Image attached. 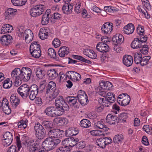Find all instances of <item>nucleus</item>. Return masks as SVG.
<instances>
[{
	"mask_svg": "<svg viewBox=\"0 0 152 152\" xmlns=\"http://www.w3.org/2000/svg\"><path fill=\"white\" fill-rule=\"evenodd\" d=\"M2 110L5 113L8 115L10 114L11 112L9 105L3 107Z\"/></svg>",
	"mask_w": 152,
	"mask_h": 152,
	"instance_id": "13d9d810",
	"label": "nucleus"
},
{
	"mask_svg": "<svg viewBox=\"0 0 152 152\" xmlns=\"http://www.w3.org/2000/svg\"><path fill=\"white\" fill-rule=\"evenodd\" d=\"M112 39L113 42H116L117 44H120L123 42L124 37L121 34H116L113 36Z\"/></svg>",
	"mask_w": 152,
	"mask_h": 152,
	"instance_id": "7c9ffc66",
	"label": "nucleus"
},
{
	"mask_svg": "<svg viewBox=\"0 0 152 152\" xmlns=\"http://www.w3.org/2000/svg\"><path fill=\"white\" fill-rule=\"evenodd\" d=\"M55 105L57 107L63 108L64 110L69 109V106L65 102L61 96H59L56 99Z\"/></svg>",
	"mask_w": 152,
	"mask_h": 152,
	"instance_id": "6e6552de",
	"label": "nucleus"
},
{
	"mask_svg": "<svg viewBox=\"0 0 152 152\" xmlns=\"http://www.w3.org/2000/svg\"><path fill=\"white\" fill-rule=\"evenodd\" d=\"M79 75L81 76L79 73L73 71L67 72L66 74V76H78Z\"/></svg>",
	"mask_w": 152,
	"mask_h": 152,
	"instance_id": "e2e57ef3",
	"label": "nucleus"
},
{
	"mask_svg": "<svg viewBox=\"0 0 152 152\" xmlns=\"http://www.w3.org/2000/svg\"><path fill=\"white\" fill-rule=\"evenodd\" d=\"M41 149L40 143L39 140H36L33 141V143L29 148L30 152H37Z\"/></svg>",
	"mask_w": 152,
	"mask_h": 152,
	"instance_id": "dca6fc26",
	"label": "nucleus"
},
{
	"mask_svg": "<svg viewBox=\"0 0 152 152\" xmlns=\"http://www.w3.org/2000/svg\"><path fill=\"white\" fill-rule=\"evenodd\" d=\"M50 11L49 10H48L47 12L43 15L41 21L42 25H46L49 23V19L50 17Z\"/></svg>",
	"mask_w": 152,
	"mask_h": 152,
	"instance_id": "c85d7f7f",
	"label": "nucleus"
},
{
	"mask_svg": "<svg viewBox=\"0 0 152 152\" xmlns=\"http://www.w3.org/2000/svg\"><path fill=\"white\" fill-rule=\"evenodd\" d=\"M37 94L38 93H36V92H35L30 91L28 96L30 99L31 100H34Z\"/></svg>",
	"mask_w": 152,
	"mask_h": 152,
	"instance_id": "338daca9",
	"label": "nucleus"
},
{
	"mask_svg": "<svg viewBox=\"0 0 152 152\" xmlns=\"http://www.w3.org/2000/svg\"><path fill=\"white\" fill-rule=\"evenodd\" d=\"M16 145L18 148L15 145H12L8 149L7 152H18L20 148L21 147V142L20 137L17 136L16 137Z\"/></svg>",
	"mask_w": 152,
	"mask_h": 152,
	"instance_id": "4468645a",
	"label": "nucleus"
},
{
	"mask_svg": "<svg viewBox=\"0 0 152 152\" xmlns=\"http://www.w3.org/2000/svg\"><path fill=\"white\" fill-rule=\"evenodd\" d=\"M84 54L88 57L93 59H96L97 57V54L92 50H85L83 52Z\"/></svg>",
	"mask_w": 152,
	"mask_h": 152,
	"instance_id": "cd10ccee",
	"label": "nucleus"
},
{
	"mask_svg": "<svg viewBox=\"0 0 152 152\" xmlns=\"http://www.w3.org/2000/svg\"><path fill=\"white\" fill-rule=\"evenodd\" d=\"M65 100L70 106H74L77 103V96H68L66 97Z\"/></svg>",
	"mask_w": 152,
	"mask_h": 152,
	"instance_id": "2f4dec72",
	"label": "nucleus"
},
{
	"mask_svg": "<svg viewBox=\"0 0 152 152\" xmlns=\"http://www.w3.org/2000/svg\"><path fill=\"white\" fill-rule=\"evenodd\" d=\"M106 121L110 125L115 124L118 123V118L115 116L108 114L106 117Z\"/></svg>",
	"mask_w": 152,
	"mask_h": 152,
	"instance_id": "f3484780",
	"label": "nucleus"
},
{
	"mask_svg": "<svg viewBox=\"0 0 152 152\" xmlns=\"http://www.w3.org/2000/svg\"><path fill=\"white\" fill-rule=\"evenodd\" d=\"M94 125L95 128L97 127L99 129H102L104 131H108L109 129V128L105 125L102 121H98L95 123Z\"/></svg>",
	"mask_w": 152,
	"mask_h": 152,
	"instance_id": "473e14b6",
	"label": "nucleus"
},
{
	"mask_svg": "<svg viewBox=\"0 0 152 152\" xmlns=\"http://www.w3.org/2000/svg\"><path fill=\"white\" fill-rule=\"evenodd\" d=\"M52 44L55 48H57L60 45V42L58 39H55L53 41Z\"/></svg>",
	"mask_w": 152,
	"mask_h": 152,
	"instance_id": "774afa93",
	"label": "nucleus"
},
{
	"mask_svg": "<svg viewBox=\"0 0 152 152\" xmlns=\"http://www.w3.org/2000/svg\"><path fill=\"white\" fill-rule=\"evenodd\" d=\"M27 122V121H23V120L21 121L19 123H18V128H26L27 126L26 124V122Z\"/></svg>",
	"mask_w": 152,
	"mask_h": 152,
	"instance_id": "052dcab7",
	"label": "nucleus"
},
{
	"mask_svg": "<svg viewBox=\"0 0 152 152\" xmlns=\"http://www.w3.org/2000/svg\"><path fill=\"white\" fill-rule=\"evenodd\" d=\"M140 38H135L131 44V47L134 49L139 48L142 46L143 44L146 41L147 39Z\"/></svg>",
	"mask_w": 152,
	"mask_h": 152,
	"instance_id": "9d476101",
	"label": "nucleus"
},
{
	"mask_svg": "<svg viewBox=\"0 0 152 152\" xmlns=\"http://www.w3.org/2000/svg\"><path fill=\"white\" fill-rule=\"evenodd\" d=\"M80 125L82 127L88 128L91 126V123L90 121L87 119H83L80 121Z\"/></svg>",
	"mask_w": 152,
	"mask_h": 152,
	"instance_id": "e433bc0d",
	"label": "nucleus"
},
{
	"mask_svg": "<svg viewBox=\"0 0 152 152\" xmlns=\"http://www.w3.org/2000/svg\"><path fill=\"white\" fill-rule=\"evenodd\" d=\"M64 132L58 129H50L48 133L50 137L58 138L62 137L64 136Z\"/></svg>",
	"mask_w": 152,
	"mask_h": 152,
	"instance_id": "0eeeda50",
	"label": "nucleus"
},
{
	"mask_svg": "<svg viewBox=\"0 0 152 152\" xmlns=\"http://www.w3.org/2000/svg\"><path fill=\"white\" fill-rule=\"evenodd\" d=\"M44 11V5H37L31 8L30 13L31 16L36 17L42 14Z\"/></svg>",
	"mask_w": 152,
	"mask_h": 152,
	"instance_id": "423d86ee",
	"label": "nucleus"
},
{
	"mask_svg": "<svg viewBox=\"0 0 152 152\" xmlns=\"http://www.w3.org/2000/svg\"><path fill=\"white\" fill-rule=\"evenodd\" d=\"M150 56H145L142 58L141 61L140 63L142 66H144L147 65L151 58Z\"/></svg>",
	"mask_w": 152,
	"mask_h": 152,
	"instance_id": "864d4df0",
	"label": "nucleus"
},
{
	"mask_svg": "<svg viewBox=\"0 0 152 152\" xmlns=\"http://www.w3.org/2000/svg\"><path fill=\"white\" fill-rule=\"evenodd\" d=\"M123 64L127 67L131 66L133 62V58L130 55H125L123 57Z\"/></svg>",
	"mask_w": 152,
	"mask_h": 152,
	"instance_id": "412c9836",
	"label": "nucleus"
},
{
	"mask_svg": "<svg viewBox=\"0 0 152 152\" xmlns=\"http://www.w3.org/2000/svg\"><path fill=\"white\" fill-rule=\"evenodd\" d=\"M144 27L140 25H138L137 28V33L139 35V37L142 38L147 39V37L145 36L144 34Z\"/></svg>",
	"mask_w": 152,
	"mask_h": 152,
	"instance_id": "f704fd0d",
	"label": "nucleus"
},
{
	"mask_svg": "<svg viewBox=\"0 0 152 152\" xmlns=\"http://www.w3.org/2000/svg\"><path fill=\"white\" fill-rule=\"evenodd\" d=\"M73 6V4H72L64 3L62 8L63 13L66 14H70L72 11Z\"/></svg>",
	"mask_w": 152,
	"mask_h": 152,
	"instance_id": "a211bd4d",
	"label": "nucleus"
},
{
	"mask_svg": "<svg viewBox=\"0 0 152 152\" xmlns=\"http://www.w3.org/2000/svg\"><path fill=\"white\" fill-rule=\"evenodd\" d=\"M72 57L75 59L78 60L82 62L88 63V64H91V62L89 60H87L83 57L81 56L77 55H72Z\"/></svg>",
	"mask_w": 152,
	"mask_h": 152,
	"instance_id": "4c0bfd02",
	"label": "nucleus"
},
{
	"mask_svg": "<svg viewBox=\"0 0 152 152\" xmlns=\"http://www.w3.org/2000/svg\"><path fill=\"white\" fill-rule=\"evenodd\" d=\"M42 125L45 128L47 129H50L53 128V124L51 121H44L42 122Z\"/></svg>",
	"mask_w": 152,
	"mask_h": 152,
	"instance_id": "49530a36",
	"label": "nucleus"
},
{
	"mask_svg": "<svg viewBox=\"0 0 152 152\" xmlns=\"http://www.w3.org/2000/svg\"><path fill=\"white\" fill-rule=\"evenodd\" d=\"M107 102L108 104L110 105L111 103L114 102L115 100V98L114 94L110 92H108L106 95Z\"/></svg>",
	"mask_w": 152,
	"mask_h": 152,
	"instance_id": "c756f323",
	"label": "nucleus"
},
{
	"mask_svg": "<svg viewBox=\"0 0 152 152\" xmlns=\"http://www.w3.org/2000/svg\"><path fill=\"white\" fill-rule=\"evenodd\" d=\"M48 55L55 61H59V57L56 56V53L53 48H49L48 50Z\"/></svg>",
	"mask_w": 152,
	"mask_h": 152,
	"instance_id": "72a5a7b5",
	"label": "nucleus"
},
{
	"mask_svg": "<svg viewBox=\"0 0 152 152\" xmlns=\"http://www.w3.org/2000/svg\"><path fill=\"white\" fill-rule=\"evenodd\" d=\"M40 45L37 42L32 43L30 47V52L32 56L36 58H39L41 56Z\"/></svg>",
	"mask_w": 152,
	"mask_h": 152,
	"instance_id": "f03ea898",
	"label": "nucleus"
},
{
	"mask_svg": "<svg viewBox=\"0 0 152 152\" xmlns=\"http://www.w3.org/2000/svg\"><path fill=\"white\" fill-rule=\"evenodd\" d=\"M13 30V27L12 25L9 24H5L2 26L1 33L4 34L10 33Z\"/></svg>",
	"mask_w": 152,
	"mask_h": 152,
	"instance_id": "bb28decb",
	"label": "nucleus"
},
{
	"mask_svg": "<svg viewBox=\"0 0 152 152\" xmlns=\"http://www.w3.org/2000/svg\"><path fill=\"white\" fill-rule=\"evenodd\" d=\"M3 83V87L5 89L9 88L12 86V82L9 78L6 79L4 81Z\"/></svg>",
	"mask_w": 152,
	"mask_h": 152,
	"instance_id": "37998d69",
	"label": "nucleus"
},
{
	"mask_svg": "<svg viewBox=\"0 0 152 152\" xmlns=\"http://www.w3.org/2000/svg\"><path fill=\"white\" fill-rule=\"evenodd\" d=\"M48 32L47 31V30L45 28H41L39 32V38L42 40L46 39L48 36Z\"/></svg>",
	"mask_w": 152,
	"mask_h": 152,
	"instance_id": "c9c22d12",
	"label": "nucleus"
},
{
	"mask_svg": "<svg viewBox=\"0 0 152 152\" xmlns=\"http://www.w3.org/2000/svg\"><path fill=\"white\" fill-rule=\"evenodd\" d=\"M12 37L9 34H6L2 36L0 38L1 44L3 45H8L12 43Z\"/></svg>",
	"mask_w": 152,
	"mask_h": 152,
	"instance_id": "2eb2a0df",
	"label": "nucleus"
},
{
	"mask_svg": "<svg viewBox=\"0 0 152 152\" xmlns=\"http://www.w3.org/2000/svg\"><path fill=\"white\" fill-rule=\"evenodd\" d=\"M3 137L5 139H10V140H13V136L11 132H5L3 135Z\"/></svg>",
	"mask_w": 152,
	"mask_h": 152,
	"instance_id": "4d7b16f0",
	"label": "nucleus"
},
{
	"mask_svg": "<svg viewBox=\"0 0 152 152\" xmlns=\"http://www.w3.org/2000/svg\"><path fill=\"white\" fill-rule=\"evenodd\" d=\"M77 141L75 139H70L69 141V146L71 149L72 147L75 145L77 144Z\"/></svg>",
	"mask_w": 152,
	"mask_h": 152,
	"instance_id": "bf43d9fd",
	"label": "nucleus"
},
{
	"mask_svg": "<svg viewBox=\"0 0 152 152\" xmlns=\"http://www.w3.org/2000/svg\"><path fill=\"white\" fill-rule=\"evenodd\" d=\"M31 70L28 67H23L21 69V76H31Z\"/></svg>",
	"mask_w": 152,
	"mask_h": 152,
	"instance_id": "ea45409f",
	"label": "nucleus"
},
{
	"mask_svg": "<svg viewBox=\"0 0 152 152\" xmlns=\"http://www.w3.org/2000/svg\"><path fill=\"white\" fill-rule=\"evenodd\" d=\"M96 49L99 51L103 53H106L110 50V48L107 45L103 42L98 43L96 45Z\"/></svg>",
	"mask_w": 152,
	"mask_h": 152,
	"instance_id": "f8f14e48",
	"label": "nucleus"
},
{
	"mask_svg": "<svg viewBox=\"0 0 152 152\" xmlns=\"http://www.w3.org/2000/svg\"><path fill=\"white\" fill-rule=\"evenodd\" d=\"M77 97L79 102L82 105H86L88 102L87 95L84 91L81 90H80L78 91Z\"/></svg>",
	"mask_w": 152,
	"mask_h": 152,
	"instance_id": "1a4fd4ad",
	"label": "nucleus"
},
{
	"mask_svg": "<svg viewBox=\"0 0 152 152\" xmlns=\"http://www.w3.org/2000/svg\"><path fill=\"white\" fill-rule=\"evenodd\" d=\"M123 139V136L121 134L116 135L113 139V142L117 144L121 142Z\"/></svg>",
	"mask_w": 152,
	"mask_h": 152,
	"instance_id": "8fccbe9b",
	"label": "nucleus"
},
{
	"mask_svg": "<svg viewBox=\"0 0 152 152\" xmlns=\"http://www.w3.org/2000/svg\"><path fill=\"white\" fill-rule=\"evenodd\" d=\"M54 107L50 106L47 107L45 110L46 115L50 117H54Z\"/></svg>",
	"mask_w": 152,
	"mask_h": 152,
	"instance_id": "58836bf2",
	"label": "nucleus"
},
{
	"mask_svg": "<svg viewBox=\"0 0 152 152\" xmlns=\"http://www.w3.org/2000/svg\"><path fill=\"white\" fill-rule=\"evenodd\" d=\"M118 103L121 106H125L128 105L130 102V97L126 93L120 94L117 99Z\"/></svg>",
	"mask_w": 152,
	"mask_h": 152,
	"instance_id": "39448f33",
	"label": "nucleus"
},
{
	"mask_svg": "<svg viewBox=\"0 0 152 152\" xmlns=\"http://www.w3.org/2000/svg\"><path fill=\"white\" fill-rule=\"evenodd\" d=\"M113 24L112 23L107 22L104 24L101 27V30L104 34H110L113 30Z\"/></svg>",
	"mask_w": 152,
	"mask_h": 152,
	"instance_id": "ddd939ff",
	"label": "nucleus"
},
{
	"mask_svg": "<svg viewBox=\"0 0 152 152\" xmlns=\"http://www.w3.org/2000/svg\"><path fill=\"white\" fill-rule=\"evenodd\" d=\"M23 34L26 42L29 43L32 41L34 36L33 33L31 30H26Z\"/></svg>",
	"mask_w": 152,
	"mask_h": 152,
	"instance_id": "6ab92c4d",
	"label": "nucleus"
},
{
	"mask_svg": "<svg viewBox=\"0 0 152 152\" xmlns=\"http://www.w3.org/2000/svg\"><path fill=\"white\" fill-rule=\"evenodd\" d=\"M47 74L49 76H56L58 75L56 71L53 69L48 70V71Z\"/></svg>",
	"mask_w": 152,
	"mask_h": 152,
	"instance_id": "69168bd1",
	"label": "nucleus"
},
{
	"mask_svg": "<svg viewBox=\"0 0 152 152\" xmlns=\"http://www.w3.org/2000/svg\"><path fill=\"white\" fill-rule=\"evenodd\" d=\"M96 144L102 148H104L106 146V143L104 137L97 139L96 141Z\"/></svg>",
	"mask_w": 152,
	"mask_h": 152,
	"instance_id": "79ce46f5",
	"label": "nucleus"
},
{
	"mask_svg": "<svg viewBox=\"0 0 152 152\" xmlns=\"http://www.w3.org/2000/svg\"><path fill=\"white\" fill-rule=\"evenodd\" d=\"M134 27L133 24L132 23H130L124 27L123 30L124 33L127 34H129L134 32Z\"/></svg>",
	"mask_w": 152,
	"mask_h": 152,
	"instance_id": "b1692460",
	"label": "nucleus"
},
{
	"mask_svg": "<svg viewBox=\"0 0 152 152\" xmlns=\"http://www.w3.org/2000/svg\"><path fill=\"white\" fill-rule=\"evenodd\" d=\"M29 86L26 84L22 85L17 89L18 93L24 99H26L28 96L29 92Z\"/></svg>",
	"mask_w": 152,
	"mask_h": 152,
	"instance_id": "20e7f679",
	"label": "nucleus"
},
{
	"mask_svg": "<svg viewBox=\"0 0 152 152\" xmlns=\"http://www.w3.org/2000/svg\"><path fill=\"white\" fill-rule=\"evenodd\" d=\"M98 91V94L99 95L102 96H105L107 95L105 91H104V90L100 88V87H99L97 88Z\"/></svg>",
	"mask_w": 152,
	"mask_h": 152,
	"instance_id": "0e129e2a",
	"label": "nucleus"
},
{
	"mask_svg": "<svg viewBox=\"0 0 152 152\" xmlns=\"http://www.w3.org/2000/svg\"><path fill=\"white\" fill-rule=\"evenodd\" d=\"M129 115V114L126 113H122L119 115V118H118V120H119L121 122H126Z\"/></svg>",
	"mask_w": 152,
	"mask_h": 152,
	"instance_id": "a18cd8bd",
	"label": "nucleus"
},
{
	"mask_svg": "<svg viewBox=\"0 0 152 152\" xmlns=\"http://www.w3.org/2000/svg\"><path fill=\"white\" fill-rule=\"evenodd\" d=\"M30 91H33V92H35L38 93V86L35 84L32 85L31 87L29 86Z\"/></svg>",
	"mask_w": 152,
	"mask_h": 152,
	"instance_id": "680f3d73",
	"label": "nucleus"
},
{
	"mask_svg": "<svg viewBox=\"0 0 152 152\" xmlns=\"http://www.w3.org/2000/svg\"><path fill=\"white\" fill-rule=\"evenodd\" d=\"M34 129L35 135L38 139H42L45 137L46 131L43 126L39 123L35 124Z\"/></svg>",
	"mask_w": 152,
	"mask_h": 152,
	"instance_id": "7ed1b4c3",
	"label": "nucleus"
},
{
	"mask_svg": "<svg viewBox=\"0 0 152 152\" xmlns=\"http://www.w3.org/2000/svg\"><path fill=\"white\" fill-rule=\"evenodd\" d=\"M139 49L141 53L145 55L148 54V45H145L144 43L142 45V46Z\"/></svg>",
	"mask_w": 152,
	"mask_h": 152,
	"instance_id": "3c124183",
	"label": "nucleus"
},
{
	"mask_svg": "<svg viewBox=\"0 0 152 152\" xmlns=\"http://www.w3.org/2000/svg\"><path fill=\"white\" fill-rule=\"evenodd\" d=\"M79 132V130L77 128H70L65 132L66 136L70 137L77 135Z\"/></svg>",
	"mask_w": 152,
	"mask_h": 152,
	"instance_id": "a878e982",
	"label": "nucleus"
},
{
	"mask_svg": "<svg viewBox=\"0 0 152 152\" xmlns=\"http://www.w3.org/2000/svg\"><path fill=\"white\" fill-rule=\"evenodd\" d=\"M10 101L12 106L16 108L20 103V100L18 96L15 94H12L10 98Z\"/></svg>",
	"mask_w": 152,
	"mask_h": 152,
	"instance_id": "5701e85b",
	"label": "nucleus"
},
{
	"mask_svg": "<svg viewBox=\"0 0 152 152\" xmlns=\"http://www.w3.org/2000/svg\"><path fill=\"white\" fill-rule=\"evenodd\" d=\"M99 84L100 88L103 89V90H110L113 86L112 83L109 81L104 82L101 81L99 82Z\"/></svg>",
	"mask_w": 152,
	"mask_h": 152,
	"instance_id": "393cba45",
	"label": "nucleus"
},
{
	"mask_svg": "<svg viewBox=\"0 0 152 152\" xmlns=\"http://www.w3.org/2000/svg\"><path fill=\"white\" fill-rule=\"evenodd\" d=\"M104 10L106 12H116L118 10V8L109 6H105L104 7Z\"/></svg>",
	"mask_w": 152,
	"mask_h": 152,
	"instance_id": "09e8293b",
	"label": "nucleus"
},
{
	"mask_svg": "<svg viewBox=\"0 0 152 152\" xmlns=\"http://www.w3.org/2000/svg\"><path fill=\"white\" fill-rule=\"evenodd\" d=\"M67 110H64V109L63 108L58 107L55 108L54 107V117L62 115L64 113L65 111Z\"/></svg>",
	"mask_w": 152,
	"mask_h": 152,
	"instance_id": "a19ab883",
	"label": "nucleus"
},
{
	"mask_svg": "<svg viewBox=\"0 0 152 152\" xmlns=\"http://www.w3.org/2000/svg\"><path fill=\"white\" fill-rule=\"evenodd\" d=\"M135 63L137 64H140L142 58V55L140 53H136L134 56Z\"/></svg>",
	"mask_w": 152,
	"mask_h": 152,
	"instance_id": "de8ad7c7",
	"label": "nucleus"
},
{
	"mask_svg": "<svg viewBox=\"0 0 152 152\" xmlns=\"http://www.w3.org/2000/svg\"><path fill=\"white\" fill-rule=\"evenodd\" d=\"M17 11L16 9L11 8H9L7 9L4 14L5 19L8 20L10 19L12 16L15 15Z\"/></svg>",
	"mask_w": 152,
	"mask_h": 152,
	"instance_id": "4be33fe9",
	"label": "nucleus"
},
{
	"mask_svg": "<svg viewBox=\"0 0 152 152\" xmlns=\"http://www.w3.org/2000/svg\"><path fill=\"white\" fill-rule=\"evenodd\" d=\"M11 76H21V70L19 68H17L13 70L11 73Z\"/></svg>",
	"mask_w": 152,
	"mask_h": 152,
	"instance_id": "5fc2aeb1",
	"label": "nucleus"
},
{
	"mask_svg": "<svg viewBox=\"0 0 152 152\" xmlns=\"http://www.w3.org/2000/svg\"><path fill=\"white\" fill-rule=\"evenodd\" d=\"M56 84L54 82H50L46 87V93L48 94L51 92L54 95L57 96L58 95L59 93L58 90L56 89Z\"/></svg>",
	"mask_w": 152,
	"mask_h": 152,
	"instance_id": "9b49d317",
	"label": "nucleus"
},
{
	"mask_svg": "<svg viewBox=\"0 0 152 152\" xmlns=\"http://www.w3.org/2000/svg\"><path fill=\"white\" fill-rule=\"evenodd\" d=\"M59 139L47 138L43 142L42 145L44 149L47 151L54 149L61 142Z\"/></svg>",
	"mask_w": 152,
	"mask_h": 152,
	"instance_id": "f257e3e1",
	"label": "nucleus"
},
{
	"mask_svg": "<svg viewBox=\"0 0 152 152\" xmlns=\"http://www.w3.org/2000/svg\"><path fill=\"white\" fill-rule=\"evenodd\" d=\"M69 48L65 46L61 47L60 48L58 53L59 56L61 58L67 56L69 53Z\"/></svg>",
	"mask_w": 152,
	"mask_h": 152,
	"instance_id": "aec40b11",
	"label": "nucleus"
},
{
	"mask_svg": "<svg viewBox=\"0 0 152 152\" xmlns=\"http://www.w3.org/2000/svg\"><path fill=\"white\" fill-rule=\"evenodd\" d=\"M99 104H101L105 107L109 106V105L108 104V103L107 102L106 99H104L103 98H100L98 100Z\"/></svg>",
	"mask_w": 152,
	"mask_h": 152,
	"instance_id": "6e6d98bb",
	"label": "nucleus"
},
{
	"mask_svg": "<svg viewBox=\"0 0 152 152\" xmlns=\"http://www.w3.org/2000/svg\"><path fill=\"white\" fill-rule=\"evenodd\" d=\"M71 148L69 146H64L60 147L57 150V152H70Z\"/></svg>",
	"mask_w": 152,
	"mask_h": 152,
	"instance_id": "603ef678",
	"label": "nucleus"
},
{
	"mask_svg": "<svg viewBox=\"0 0 152 152\" xmlns=\"http://www.w3.org/2000/svg\"><path fill=\"white\" fill-rule=\"evenodd\" d=\"M27 0H11L13 4L16 6H22L25 4Z\"/></svg>",
	"mask_w": 152,
	"mask_h": 152,
	"instance_id": "c03bdc74",
	"label": "nucleus"
}]
</instances>
